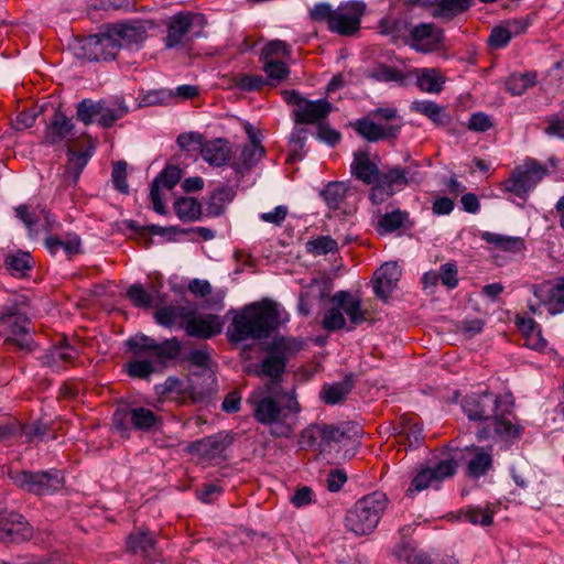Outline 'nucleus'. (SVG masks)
Instances as JSON below:
<instances>
[{
	"mask_svg": "<svg viewBox=\"0 0 564 564\" xmlns=\"http://www.w3.org/2000/svg\"><path fill=\"white\" fill-rule=\"evenodd\" d=\"M88 162V155L84 152L69 151L68 163L65 166L64 182L74 185Z\"/></svg>",
	"mask_w": 564,
	"mask_h": 564,
	"instance_id": "44",
	"label": "nucleus"
},
{
	"mask_svg": "<svg viewBox=\"0 0 564 564\" xmlns=\"http://www.w3.org/2000/svg\"><path fill=\"white\" fill-rule=\"evenodd\" d=\"M463 519L471 524L490 525L492 512L482 508H469L463 512Z\"/></svg>",
	"mask_w": 564,
	"mask_h": 564,
	"instance_id": "60",
	"label": "nucleus"
},
{
	"mask_svg": "<svg viewBox=\"0 0 564 564\" xmlns=\"http://www.w3.org/2000/svg\"><path fill=\"white\" fill-rule=\"evenodd\" d=\"M77 356L78 351L66 341H63L48 349L41 360L44 366L59 370L73 364Z\"/></svg>",
	"mask_w": 564,
	"mask_h": 564,
	"instance_id": "29",
	"label": "nucleus"
},
{
	"mask_svg": "<svg viewBox=\"0 0 564 564\" xmlns=\"http://www.w3.org/2000/svg\"><path fill=\"white\" fill-rule=\"evenodd\" d=\"M279 319L276 303L263 300L249 304L232 318L231 328L228 330L229 339L239 343L249 338H267L276 328Z\"/></svg>",
	"mask_w": 564,
	"mask_h": 564,
	"instance_id": "4",
	"label": "nucleus"
},
{
	"mask_svg": "<svg viewBox=\"0 0 564 564\" xmlns=\"http://www.w3.org/2000/svg\"><path fill=\"white\" fill-rule=\"evenodd\" d=\"M535 85V76L531 74H521L510 77L507 83L508 90L514 95L520 96L525 93L530 87Z\"/></svg>",
	"mask_w": 564,
	"mask_h": 564,
	"instance_id": "53",
	"label": "nucleus"
},
{
	"mask_svg": "<svg viewBox=\"0 0 564 564\" xmlns=\"http://www.w3.org/2000/svg\"><path fill=\"white\" fill-rule=\"evenodd\" d=\"M127 112V109L118 106L116 108L109 107L106 101L102 100V110H100L98 124L104 128L111 127L118 119L122 118Z\"/></svg>",
	"mask_w": 564,
	"mask_h": 564,
	"instance_id": "58",
	"label": "nucleus"
},
{
	"mask_svg": "<svg viewBox=\"0 0 564 564\" xmlns=\"http://www.w3.org/2000/svg\"><path fill=\"white\" fill-rule=\"evenodd\" d=\"M231 442L232 437L228 433L219 432L191 443L187 446V452L203 460L213 462L224 458V453Z\"/></svg>",
	"mask_w": 564,
	"mask_h": 564,
	"instance_id": "16",
	"label": "nucleus"
},
{
	"mask_svg": "<svg viewBox=\"0 0 564 564\" xmlns=\"http://www.w3.org/2000/svg\"><path fill=\"white\" fill-rule=\"evenodd\" d=\"M337 249V242L328 236H321L314 240H310L306 243L307 252L314 256L327 254Z\"/></svg>",
	"mask_w": 564,
	"mask_h": 564,
	"instance_id": "54",
	"label": "nucleus"
},
{
	"mask_svg": "<svg viewBox=\"0 0 564 564\" xmlns=\"http://www.w3.org/2000/svg\"><path fill=\"white\" fill-rule=\"evenodd\" d=\"M401 276V268L397 262H386L375 273L373 292L375 294L387 300L397 288Z\"/></svg>",
	"mask_w": 564,
	"mask_h": 564,
	"instance_id": "23",
	"label": "nucleus"
},
{
	"mask_svg": "<svg viewBox=\"0 0 564 564\" xmlns=\"http://www.w3.org/2000/svg\"><path fill=\"white\" fill-rule=\"evenodd\" d=\"M283 100L294 107L293 115L296 123L319 124L330 112L332 105L326 99L308 100L296 90H283Z\"/></svg>",
	"mask_w": 564,
	"mask_h": 564,
	"instance_id": "12",
	"label": "nucleus"
},
{
	"mask_svg": "<svg viewBox=\"0 0 564 564\" xmlns=\"http://www.w3.org/2000/svg\"><path fill=\"white\" fill-rule=\"evenodd\" d=\"M511 39L510 31H507L502 24L492 29L488 44L490 47L499 50L506 47Z\"/></svg>",
	"mask_w": 564,
	"mask_h": 564,
	"instance_id": "63",
	"label": "nucleus"
},
{
	"mask_svg": "<svg viewBox=\"0 0 564 564\" xmlns=\"http://www.w3.org/2000/svg\"><path fill=\"white\" fill-rule=\"evenodd\" d=\"M547 174V169L534 160H528L523 165L517 166L501 187L520 198H525L532 189Z\"/></svg>",
	"mask_w": 564,
	"mask_h": 564,
	"instance_id": "13",
	"label": "nucleus"
},
{
	"mask_svg": "<svg viewBox=\"0 0 564 564\" xmlns=\"http://www.w3.org/2000/svg\"><path fill=\"white\" fill-rule=\"evenodd\" d=\"M73 129L72 119L62 112H55L45 130L44 139L51 144L61 142L73 134Z\"/></svg>",
	"mask_w": 564,
	"mask_h": 564,
	"instance_id": "32",
	"label": "nucleus"
},
{
	"mask_svg": "<svg viewBox=\"0 0 564 564\" xmlns=\"http://www.w3.org/2000/svg\"><path fill=\"white\" fill-rule=\"evenodd\" d=\"M388 503L387 495L381 491H373L364 496L347 511L345 517L346 529L356 535L370 534L378 527Z\"/></svg>",
	"mask_w": 564,
	"mask_h": 564,
	"instance_id": "6",
	"label": "nucleus"
},
{
	"mask_svg": "<svg viewBox=\"0 0 564 564\" xmlns=\"http://www.w3.org/2000/svg\"><path fill=\"white\" fill-rule=\"evenodd\" d=\"M316 433L321 438L319 445L322 451H325V448L330 446L332 443H345L346 440L350 438L348 431L327 424L316 426Z\"/></svg>",
	"mask_w": 564,
	"mask_h": 564,
	"instance_id": "45",
	"label": "nucleus"
},
{
	"mask_svg": "<svg viewBox=\"0 0 564 564\" xmlns=\"http://www.w3.org/2000/svg\"><path fill=\"white\" fill-rule=\"evenodd\" d=\"M263 154L264 149L259 143L252 141L250 144L240 149L239 158H235L232 166L238 173H245L250 170Z\"/></svg>",
	"mask_w": 564,
	"mask_h": 564,
	"instance_id": "36",
	"label": "nucleus"
},
{
	"mask_svg": "<svg viewBox=\"0 0 564 564\" xmlns=\"http://www.w3.org/2000/svg\"><path fill=\"white\" fill-rule=\"evenodd\" d=\"M265 83V79L260 75L245 74L235 77L236 86L243 91L260 90Z\"/></svg>",
	"mask_w": 564,
	"mask_h": 564,
	"instance_id": "59",
	"label": "nucleus"
},
{
	"mask_svg": "<svg viewBox=\"0 0 564 564\" xmlns=\"http://www.w3.org/2000/svg\"><path fill=\"white\" fill-rule=\"evenodd\" d=\"M122 44L113 34L111 26L104 34L88 36L83 44L85 56L89 61L112 59L117 56Z\"/></svg>",
	"mask_w": 564,
	"mask_h": 564,
	"instance_id": "15",
	"label": "nucleus"
},
{
	"mask_svg": "<svg viewBox=\"0 0 564 564\" xmlns=\"http://www.w3.org/2000/svg\"><path fill=\"white\" fill-rule=\"evenodd\" d=\"M112 183L116 189L121 193H128V183H127V163L126 162H117L112 167Z\"/></svg>",
	"mask_w": 564,
	"mask_h": 564,
	"instance_id": "61",
	"label": "nucleus"
},
{
	"mask_svg": "<svg viewBox=\"0 0 564 564\" xmlns=\"http://www.w3.org/2000/svg\"><path fill=\"white\" fill-rule=\"evenodd\" d=\"M174 209L176 215L185 220H196L200 216H204L203 203L194 197L178 198L174 203Z\"/></svg>",
	"mask_w": 564,
	"mask_h": 564,
	"instance_id": "43",
	"label": "nucleus"
},
{
	"mask_svg": "<svg viewBox=\"0 0 564 564\" xmlns=\"http://www.w3.org/2000/svg\"><path fill=\"white\" fill-rule=\"evenodd\" d=\"M393 554L406 564H432L427 554L417 551L411 541L402 540L394 549Z\"/></svg>",
	"mask_w": 564,
	"mask_h": 564,
	"instance_id": "40",
	"label": "nucleus"
},
{
	"mask_svg": "<svg viewBox=\"0 0 564 564\" xmlns=\"http://www.w3.org/2000/svg\"><path fill=\"white\" fill-rule=\"evenodd\" d=\"M531 291L535 302L529 301L528 308L533 315H541L543 307L551 315L564 311V278L533 284Z\"/></svg>",
	"mask_w": 564,
	"mask_h": 564,
	"instance_id": "10",
	"label": "nucleus"
},
{
	"mask_svg": "<svg viewBox=\"0 0 564 564\" xmlns=\"http://www.w3.org/2000/svg\"><path fill=\"white\" fill-rule=\"evenodd\" d=\"M261 62L263 63V72L272 82L280 83L281 80L285 79L290 74L288 65L282 59H269Z\"/></svg>",
	"mask_w": 564,
	"mask_h": 564,
	"instance_id": "50",
	"label": "nucleus"
},
{
	"mask_svg": "<svg viewBox=\"0 0 564 564\" xmlns=\"http://www.w3.org/2000/svg\"><path fill=\"white\" fill-rule=\"evenodd\" d=\"M10 478L20 489L37 496L52 495L63 487L64 478L59 470L47 471L14 470Z\"/></svg>",
	"mask_w": 564,
	"mask_h": 564,
	"instance_id": "9",
	"label": "nucleus"
},
{
	"mask_svg": "<svg viewBox=\"0 0 564 564\" xmlns=\"http://www.w3.org/2000/svg\"><path fill=\"white\" fill-rule=\"evenodd\" d=\"M413 225L406 210L395 209L378 217L377 231L379 235H386L399 229H410Z\"/></svg>",
	"mask_w": 564,
	"mask_h": 564,
	"instance_id": "30",
	"label": "nucleus"
},
{
	"mask_svg": "<svg viewBox=\"0 0 564 564\" xmlns=\"http://www.w3.org/2000/svg\"><path fill=\"white\" fill-rule=\"evenodd\" d=\"M30 324L23 304L8 305L0 312V326L3 328L4 343L26 352H31L34 345Z\"/></svg>",
	"mask_w": 564,
	"mask_h": 564,
	"instance_id": "8",
	"label": "nucleus"
},
{
	"mask_svg": "<svg viewBox=\"0 0 564 564\" xmlns=\"http://www.w3.org/2000/svg\"><path fill=\"white\" fill-rule=\"evenodd\" d=\"M346 192L347 186L343 182H330L325 186L322 196L329 208L337 209L344 200Z\"/></svg>",
	"mask_w": 564,
	"mask_h": 564,
	"instance_id": "49",
	"label": "nucleus"
},
{
	"mask_svg": "<svg viewBox=\"0 0 564 564\" xmlns=\"http://www.w3.org/2000/svg\"><path fill=\"white\" fill-rule=\"evenodd\" d=\"M475 1L476 0H436L432 17L443 21H451L471 8Z\"/></svg>",
	"mask_w": 564,
	"mask_h": 564,
	"instance_id": "33",
	"label": "nucleus"
},
{
	"mask_svg": "<svg viewBox=\"0 0 564 564\" xmlns=\"http://www.w3.org/2000/svg\"><path fill=\"white\" fill-rule=\"evenodd\" d=\"M44 245L52 254L59 249H63L69 258L82 252V242L77 235H67L65 239L52 236L45 239Z\"/></svg>",
	"mask_w": 564,
	"mask_h": 564,
	"instance_id": "39",
	"label": "nucleus"
},
{
	"mask_svg": "<svg viewBox=\"0 0 564 564\" xmlns=\"http://www.w3.org/2000/svg\"><path fill=\"white\" fill-rule=\"evenodd\" d=\"M416 83L422 91L435 94L442 90L445 77L435 68H423L416 77Z\"/></svg>",
	"mask_w": 564,
	"mask_h": 564,
	"instance_id": "41",
	"label": "nucleus"
},
{
	"mask_svg": "<svg viewBox=\"0 0 564 564\" xmlns=\"http://www.w3.org/2000/svg\"><path fill=\"white\" fill-rule=\"evenodd\" d=\"M236 192L229 186H219L215 188L203 203V210L205 217H219L226 207L234 200Z\"/></svg>",
	"mask_w": 564,
	"mask_h": 564,
	"instance_id": "28",
	"label": "nucleus"
},
{
	"mask_svg": "<svg viewBox=\"0 0 564 564\" xmlns=\"http://www.w3.org/2000/svg\"><path fill=\"white\" fill-rule=\"evenodd\" d=\"M467 474L473 478L486 475L492 467V447L473 446L466 449Z\"/></svg>",
	"mask_w": 564,
	"mask_h": 564,
	"instance_id": "26",
	"label": "nucleus"
},
{
	"mask_svg": "<svg viewBox=\"0 0 564 564\" xmlns=\"http://www.w3.org/2000/svg\"><path fill=\"white\" fill-rule=\"evenodd\" d=\"M512 401L508 395H496L485 391L473 393L463 401V411L473 421H481L484 425L478 430V440L499 437L501 440L517 437L521 429L513 424Z\"/></svg>",
	"mask_w": 564,
	"mask_h": 564,
	"instance_id": "2",
	"label": "nucleus"
},
{
	"mask_svg": "<svg viewBox=\"0 0 564 564\" xmlns=\"http://www.w3.org/2000/svg\"><path fill=\"white\" fill-rule=\"evenodd\" d=\"M128 547L133 553H141L145 557L154 554L155 541L148 530L138 529L129 534Z\"/></svg>",
	"mask_w": 564,
	"mask_h": 564,
	"instance_id": "37",
	"label": "nucleus"
},
{
	"mask_svg": "<svg viewBox=\"0 0 564 564\" xmlns=\"http://www.w3.org/2000/svg\"><path fill=\"white\" fill-rule=\"evenodd\" d=\"M365 11L366 4L358 0L341 2L336 9L321 2L310 10V18L315 22H325L332 33L351 36L360 30Z\"/></svg>",
	"mask_w": 564,
	"mask_h": 564,
	"instance_id": "5",
	"label": "nucleus"
},
{
	"mask_svg": "<svg viewBox=\"0 0 564 564\" xmlns=\"http://www.w3.org/2000/svg\"><path fill=\"white\" fill-rule=\"evenodd\" d=\"M285 357L282 354H271L263 359L261 364V373L270 377L271 381H276L278 378L284 372Z\"/></svg>",
	"mask_w": 564,
	"mask_h": 564,
	"instance_id": "48",
	"label": "nucleus"
},
{
	"mask_svg": "<svg viewBox=\"0 0 564 564\" xmlns=\"http://www.w3.org/2000/svg\"><path fill=\"white\" fill-rule=\"evenodd\" d=\"M184 329L191 337L207 339L221 333L223 323L218 315H197L196 312L191 308Z\"/></svg>",
	"mask_w": 564,
	"mask_h": 564,
	"instance_id": "17",
	"label": "nucleus"
},
{
	"mask_svg": "<svg viewBox=\"0 0 564 564\" xmlns=\"http://www.w3.org/2000/svg\"><path fill=\"white\" fill-rule=\"evenodd\" d=\"M411 110L427 117L436 126H446L449 121V117L445 109L434 101H414L411 105Z\"/></svg>",
	"mask_w": 564,
	"mask_h": 564,
	"instance_id": "38",
	"label": "nucleus"
},
{
	"mask_svg": "<svg viewBox=\"0 0 564 564\" xmlns=\"http://www.w3.org/2000/svg\"><path fill=\"white\" fill-rule=\"evenodd\" d=\"M151 26V22L133 21L113 24L111 29L122 46H138L145 41L148 37V29Z\"/></svg>",
	"mask_w": 564,
	"mask_h": 564,
	"instance_id": "24",
	"label": "nucleus"
},
{
	"mask_svg": "<svg viewBox=\"0 0 564 564\" xmlns=\"http://www.w3.org/2000/svg\"><path fill=\"white\" fill-rule=\"evenodd\" d=\"M198 20H202V17L193 12H181L173 15L167 23L165 46L172 48L181 45Z\"/></svg>",
	"mask_w": 564,
	"mask_h": 564,
	"instance_id": "21",
	"label": "nucleus"
},
{
	"mask_svg": "<svg viewBox=\"0 0 564 564\" xmlns=\"http://www.w3.org/2000/svg\"><path fill=\"white\" fill-rule=\"evenodd\" d=\"M350 172L355 178L372 187L377 184L381 170L367 152L358 151L354 153Z\"/></svg>",
	"mask_w": 564,
	"mask_h": 564,
	"instance_id": "27",
	"label": "nucleus"
},
{
	"mask_svg": "<svg viewBox=\"0 0 564 564\" xmlns=\"http://www.w3.org/2000/svg\"><path fill=\"white\" fill-rule=\"evenodd\" d=\"M100 110H102V100L84 99L77 106V119L86 126L94 121L98 122Z\"/></svg>",
	"mask_w": 564,
	"mask_h": 564,
	"instance_id": "47",
	"label": "nucleus"
},
{
	"mask_svg": "<svg viewBox=\"0 0 564 564\" xmlns=\"http://www.w3.org/2000/svg\"><path fill=\"white\" fill-rule=\"evenodd\" d=\"M290 56L288 44L280 40L269 42L261 51V61L282 59Z\"/></svg>",
	"mask_w": 564,
	"mask_h": 564,
	"instance_id": "51",
	"label": "nucleus"
},
{
	"mask_svg": "<svg viewBox=\"0 0 564 564\" xmlns=\"http://www.w3.org/2000/svg\"><path fill=\"white\" fill-rule=\"evenodd\" d=\"M456 468L457 465L453 459H443L433 467L421 469L413 477L406 494L412 496L429 487H437L444 479L452 477Z\"/></svg>",
	"mask_w": 564,
	"mask_h": 564,
	"instance_id": "14",
	"label": "nucleus"
},
{
	"mask_svg": "<svg viewBox=\"0 0 564 564\" xmlns=\"http://www.w3.org/2000/svg\"><path fill=\"white\" fill-rule=\"evenodd\" d=\"M176 142L182 150L187 152L199 151L202 153V148L205 145L203 135L198 132L181 133Z\"/></svg>",
	"mask_w": 564,
	"mask_h": 564,
	"instance_id": "56",
	"label": "nucleus"
},
{
	"mask_svg": "<svg viewBox=\"0 0 564 564\" xmlns=\"http://www.w3.org/2000/svg\"><path fill=\"white\" fill-rule=\"evenodd\" d=\"M442 32L435 31L430 23H421L410 32V46L421 53L435 51L441 42Z\"/></svg>",
	"mask_w": 564,
	"mask_h": 564,
	"instance_id": "25",
	"label": "nucleus"
},
{
	"mask_svg": "<svg viewBox=\"0 0 564 564\" xmlns=\"http://www.w3.org/2000/svg\"><path fill=\"white\" fill-rule=\"evenodd\" d=\"M128 297L137 307H151L153 304V296L141 284H133L128 289Z\"/></svg>",
	"mask_w": 564,
	"mask_h": 564,
	"instance_id": "57",
	"label": "nucleus"
},
{
	"mask_svg": "<svg viewBox=\"0 0 564 564\" xmlns=\"http://www.w3.org/2000/svg\"><path fill=\"white\" fill-rule=\"evenodd\" d=\"M181 177L182 171L180 167L175 165H167L152 182L150 198L153 209L158 214L164 215L166 213L165 204L162 200L161 191H171L180 182Z\"/></svg>",
	"mask_w": 564,
	"mask_h": 564,
	"instance_id": "18",
	"label": "nucleus"
},
{
	"mask_svg": "<svg viewBox=\"0 0 564 564\" xmlns=\"http://www.w3.org/2000/svg\"><path fill=\"white\" fill-rule=\"evenodd\" d=\"M31 535L32 530L23 516L14 512L0 514V540L20 542Z\"/></svg>",
	"mask_w": 564,
	"mask_h": 564,
	"instance_id": "20",
	"label": "nucleus"
},
{
	"mask_svg": "<svg viewBox=\"0 0 564 564\" xmlns=\"http://www.w3.org/2000/svg\"><path fill=\"white\" fill-rule=\"evenodd\" d=\"M322 326L329 332L346 329V317H344L343 310L338 306V303H330V307L324 313Z\"/></svg>",
	"mask_w": 564,
	"mask_h": 564,
	"instance_id": "46",
	"label": "nucleus"
},
{
	"mask_svg": "<svg viewBox=\"0 0 564 564\" xmlns=\"http://www.w3.org/2000/svg\"><path fill=\"white\" fill-rule=\"evenodd\" d=\"M423 181L424 175L415 162L405 167L393 166L381 170L377 184L370 188L369 199L372 204L380 205L397 192L410 185H417Z\"/></svg>",
	"mask_w": 564,
	"mask_h": 564,
	"instance_id": "7",
	"label": "nucleus"
},
{
	"mask_svg": "<svg viewBox=\"0 0 564 564\" xmlns=\"http://www.w3.org/2000/svg\"><path fill=\"white\" fill-rule=\"evenodd\" d=\"M400 442L406 443L410 447L422 443V427L411 417H402L399 426Z\"/></svg>",
	"mask_w": 564,
	"mask_h": 564,
	"instance_id": "42",
	"label": "nucleus"
},
{
	"mask_svg": "<svg viewBox=\"0 0 564 564\" xmlns=\"http://www.w3.org/2000/svg\"><path fill=\"white\" fill-rule=\"evenodd\" d=\"M254 419L270 427L274 437H289L296 425L300 404L295 397L282 392L278 381L252 391L248 398Z\"/></svg>",
	"mask_w": 564,
	"mask_h": 564,
	"instance_id": "1",
	"label": "nucleus"
},
{
	"mask_svg": "<svg viewBox=\"0 0 564 564\" xmlns=\"http://www.w3.org/2000/svg\"><path fill=\"white\" fill-rule=\"evenodd\" d=\"M349 393V388L343 383L324 386L321 398L327 404H336L345 400Z\"/></svg>",
	"mask_w": 564,
	"mask_h": 564,
	"instance_id": "55",
	"label": "nucleus"
},
{
	"mask_svg": "<svg viewBox=\"0 0 564 564\" xmlns=\"http://www.w3.org/2000/svg\"><path fill=\"white\" fill-rule=\"evenodd\" d=\"M402 126L403 123L401 121L381 126L372 121L369 117L358 119L354 123L357 133L369 142H377L390 138L394 139L400 133Z\"/></svg>",
	"mask_w": 564,
	"mask_h": 564,
	"instance_id": "22",
	"label": "nucleus"
},
{
	"mask_svg": "<svg viewBox=\"0 0 564 564\" xmlns=\"http://www.w3.org/2000/svg\"><path fill=\"white\" fill-rule=\"evenodd\" d=\"M31 257L29 253H19L7 257L6 265L12 275L23 276L31 269Z\"/></svg>",
	"mask_w": 564,
	"mask_h": 564,
	"instance_id": "52",
	"label": "nucleus"
},
{
	"mask_svg": "<svg viewBox=\"0 0 564 564\" xmlns=\"http://www.w3.org/2000/svg\"><path fill=\"white\" fill-rule=\"evenodd\" d=\"M113 422L121 431L133 429L149 433L160 429L163 419L149 408L131 404L117 409L113 413Z\"/></svg>",
	"mask_w": 564,
	"mask_h": 564,
	"instance_id": "11",
	"label": "nucleus"
},
{
	"mask_svg": "<svg viewBox=\"0 0 564 564\" xmlns=\"http://www.w3.org/2000/svg\"><path fill=\"white\" fill-rule=\"evenodd\" d=\"M457 265L452 262H447L440 268V280L443 285L448 289H455L458 284L457 279Z\"/></svg>",
	"mask_w": 564,
	"mask_h": 564,
	"instance_id": "62",
	"label": "nucleus"
},
{
	"mask_svg": "<svg viewBox=\"0 0 564 564\" xmlns=\"http://www.w3.org/2000/svg\"><path fill=\"white\" fill-rule=\"evenodd\" d=\"M127 345L134 356L149 357L148 359L132 360L127 365L128 375L138 379L149 378L158 366H165L170 360L176 359L182 350V344L177 338L158 343L145 335H135L129 338Z\"/></svg>",
	"mask_w": 564,
	"mask_h": 564,
	"instance_id": "3",
	"label": "nucleus"
},
{
	"mask_svg": "<svg viewBox=\"0 0 564 564\" xmlns=\"http://www.w3.org/2000/svg\"><path fill=\"white\" fill-rule=\"evenodd\" d=\"M480 237L484 241L503 252L517 254L525 250V241L521 237L506 236L490 231H484Z\"/></svg>",
	"mask_w": 564,
	"mask_h": 564,
	"instance_id": "34",
	"label": "nucleus"
},
{
	"mask_svg": "<svg viewBox=\"0 0 564 564\" xmlns=\"http://www.w3.org/2000/svg\"><path fill=\"white\" fill-rule=\"evenodd\" d=\"M191 308L182 305H169L159 308L154 318L155 322L164 327H185V323L189 316Z\"/></svg>",
	"mask_w": 564,
	"mask_h": 564,
	"instance_id": "31",
	"label": "nucleus"
},
{
	"mask_svg": "<svg viewBox=\"0 0 564 564\" xmlns=\"http://www.w3.org/2000/svg\"><path fill=\"white\" fill-rule=\"evenodd\" d=\"M288 214L289 208L284 205H279L271 212L261 213L259 217L263 223L281 226L286 219Z\"/></svg>",
	"mask_w": 564,
	"mask_h": 564,
	"instance_id": "64",
	"label": "nucleus"
},
{
	"mask_svg": "<svg viewBox=\"0 0 564 564\" xmlns=\"http://www.w3.org/2000/svg\"><path fill=\"white\" fill-rule=\"evenodd\" d=\"M230 156L228 142L223 139H216L205 142L202 148V158L214 166L224 165Z\"/></svg>",
	"mask_w": 564,
	"mask_h": 564,
	"instance_id": "35",
	"label": "nucleus"
},
{
	"mask_svg": "<svg viewBox=\"0 0 564 564\" xmlns=\"http://www.w3.org/2000/svg\"><path fill=\"white\" fill-rule=\"evenodd\" d=\"M330 303H338L343 310L344 317L347 316L346 330H352L368 319V311L362 310L361 302L347 291L336 292L329 300Z\"/></svg>",
	"mask_w": 564,
	"mask_h": 564,
	"instance_id": "19",
	"label": "nucleus"
}]
</instances>
